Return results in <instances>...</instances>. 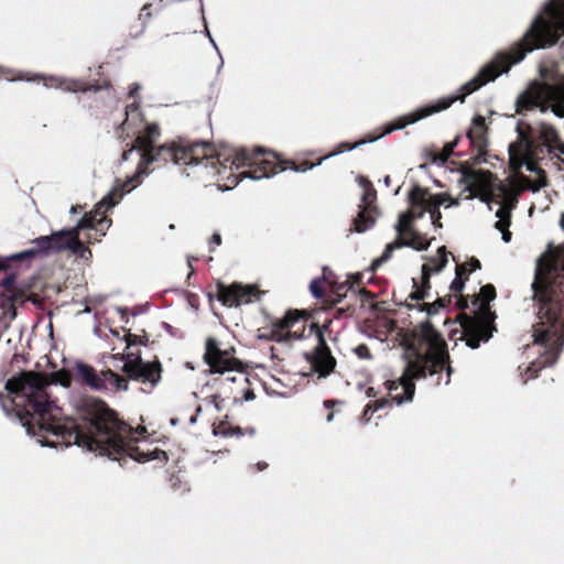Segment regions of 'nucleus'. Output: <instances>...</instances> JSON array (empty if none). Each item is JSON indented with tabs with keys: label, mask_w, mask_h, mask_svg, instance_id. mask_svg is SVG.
Instances as JSON below:
<instances>
[{
	"label": "nucleus",
	"mask_w": 564,
	"mask_h": 564,
	"mask_svg": "<svg viewBox=\"0 0 564 564\" xmlns=\"http://www.w3.org/2000/svg\"><path fill=\"white\" fill-rule=\"evenodd\" d=\"M73 379L65 369L52 372L50 380L43 373L21 372L6 382L8 394L0 392V404L6 412L14 411L29 433L55 436L67 446L76 444L118 462L129 457L144 463L166 456L162 449L138 446L145 427L133 429L100 399L85 401L77 419L62 417V409L48 395L47 387L55 383L68 388Z\"/></svg>",
	"instance_id": "f257e3e1"
},
{
	"label": "nucleus",
	"mask_w": 564,
	"mask_h": 564,
	"mask_svg": "<svg viewBox=\"0 0 564 564\" xmlns=\"http://www.w3.org/2000/svg\"><path fill=\"white\" fill-rule=\"evenodd\" d=\"M563 33L564 0H551L544 4L543 11L535 17L531 26L524 33L522 41L512 47L510 52L498 53L490 63L481 67L477 75L460 86L458 90L459 94L442 97L433 104L397 118L386 124L384 130L377 137L360 140L354 144L343 142L338 145V150L325 155L323 160L340 154L344 151H351L362 144L373 142L390 134L393 131L401 130L433 113L447 109L456 100L464 101L468 95L478 90L487 83L495 80L499 75L507 73L513 64L521 62L527 53L555 45Z\"/></svg>",
	"instance_id": "f03ea898"
},
{
	"label": "nucleus",
	"mask_w": 564,
	"mask_h": 564,
	"mask_svg": "<svg viewBox=\"0 0 564 564\" xmlns=\"http://www.w3.org/2000/svg\"><path fill=\"white\" fill-rule=\"evenodd\" d=\"M208 144L206 142L196 143H166L160 147L151 145L141 150L142 156L135 173L129 176L126 181L116 180L111 191L97 203L96 213L101 214L116 206L122 197L130 193L134 187L139 186L143 178L149 175L147 170L148 165L158 163L164 165L173 162L176 165L203 166L210 169L214 174H220L221 167H225V162H230V169L245 166H257L253 171L243 173L245 177L252 180H261L270 177L282 171L278 170L275 163L260 159V154L264 153L263 148L254 150L236 149L231 150L228 155L218 154L217 158L207 154Z\"/></svg>",
	"instance_id": "7ed1b4c3"
},
{
	"label": "nucleus",
	"mask_w": 564,
	"mask_h": 564,
	"mask_svg": "<svg viewBox=\"0 0 564 564\" xmlns=\"http://www.w3.org/2000/svg\"><path fill=\"white\" fill-rule=\"evenodd\" d=\"M359 327L381 341L391 340L410 351L413 358L429 360L426 376L446 371L445 384L451 382L453 368L447 344L430 319L413 324L411 319H362Z\"/></svg>",
	"instance_id": "20e7f679"
},
{
	"label": "nucleus",
	"mask_w": 564,
	"mask_h": 564,
	"mask_svg": "<svg viewBox=\"0 0 564 564\" xmlns=\"http://www.w3.org/2000/svg\"><path fill=\"white\" fill-rule=\"evenodd\" d=\"M459 174L458 183L464 185L462 193H468L467 199L478 197L488 204L490 209H492L491 204L494 203L499 206L496 210L498 220L495 227L501 231L502 240L509 242L511 240V232L508 230L510 210L517 194L512 193L508 185L498 181L489 171L462 167Z\"/></svg>",
	"instance_id": "39448f33"
},
{
	"label": "nucleus",
	"mask_w": 564,
	"mask_h": 564,
	"mask_svg": "<svg viewBox=\"0 0 564 564\" xmlns=\"http://www.w3.org/2000/svg\"><path fill=\"white\" fill-rule=\"evenodd\" d=\"M532 291L540 305L539 317L564 314V245L550 248L538 259Z\"/></svg>",
	"instance_id": "423d86ee"
},
{
	"label": "nucleus",
	"mask_w": 564,
	"mask_h": 564,
	"mask_svg": "<svg viewBox=\"0 0 564 564\" xmlns=\"http://www.w3.org/2000/svg\"><path fill=\"white\" fill-rule=\"evenodd\" d=\"M517 132L519 141L509 145V161L513 170L525 166L528 171H534V161L544 154L564 152L557 131L544 120H535L532 124L521 120Z\"/></svg>",
	"instance_id": "0eeeda50"
},
{
	"label": "nucleus",
	"mask_w": 564,
	"mask_h": 564,
	"mask_svg": "<svg viewBox=\"0 0 564 564\" xmlns=\"http://www.w3.org/2000/svg\"><path fill=\"white\" fill-rule=\"evenodd\" d=\"M532 332L533 344L545 349L528 366L525 372L530 379L536 378L544 367L556 364L564 346V319H540L532 326Z\"/></svg>",
	"instance_id": "6e6552de"
},
{
	"label": "nucleus",
	"mask_w": 564,
	"mask_h": 564,
	"mask_svg": "<svg viewBox=\"0 0 564 564\" xmlns=\"http://www.w3.org/2000/svg\"><path fill=\"white\" fill-rule=\"evenodd\" d=\"M516 106L520 115L535 109L546 113L551 109L555 117L564 118V88L534 82L518 97Z\"/></svg>",
	"instance_id": "1a4fd4ad"
},
{
	"label": "nucleus",
	"mask_w": 564,
	"mask_h": 564,
	"mask_svg": "<svg viewBox=\"0 0 564 564\" xmlns=\"http://www.w3.org/2000/svg\"><path fill=\"white\" fill-rule=\"evenodd\" d=\"M404 358L406 365L402 376L398 380H388L384 383L390 400L399 405L413 400L415 393L414 380L426 377V362H429V360L417 359V357L413 358L410 351H404Z\"/></svg>",
	"instance_id": "9d476101"
},
{
	"label": "nucleus",
	"mask_w": 564,
	"mask_h": 564,
	"mask_svg": "<svg viewBox=\"0 0 564 564\" xmlns=\"http://www.w3.org/2000/svg\"><path fill=\"white\" fill-rule=\"evenodd\" d=\"M112 358L123 361L122 371L127 381H137L153 389L162 379L163 367L158 357H154L151 361H144L141 352L137 351L116 354L112 355Z\"/></svg>",
	"instance_id": "9b49d317"
},
{
	"label": "nucleus",
	"mask_w": 564,
	"mask_h": 564,
	"mask_svg": "<svg viewBox=\"0 0 564 564\" xmlns=\"http://www.w3.org/2000/svg\"><path fill=\"white\" fill-rule=\"evenodd\" d=\"M203 359L208 365L210 373L237 371L238 377H228V379L234 382L239 381L242 386L249 384L242 362L234 357L229 350L221 349L219 343L214 337L206 339Z\"/></svg>",
	"instance_id": "f8f14e48"
},
{
	"label": "nucleus",
	"mask_w": 564,
	"mask_h": 564,
	"mask_svg": "<svg viewBox=\"0 0 564 564\" xmlns=\"http://www.w3.org/2000/svg\"><path fill=\"white\" fill-rule=\"evenodd\" d=\"M74 371L75 381L95 391H127L129 389V381L111 369L97 373L94 367L84 362H76Z\"/></svg>",
	"instance_id": "ddd939ff"
},
{
	"label": "nucleus",
	"mask_w": 564,
	"mask_h": 564,
	"mask_svg": "<svg viewBox=\"0 0 564 564\" xmlns=\"http://www.w3.org/2000/svg\"><path fill=\"white\" fill-rule=\"evenodd\" d=\"M332 319H327V323L319 326L316 323H312L310 326V333H315L317 337V345L311 352L305 354V359L311 366V370L317 375L318 379L327 378L334 372L337 361L332 355V351L326 343V333L330 334L329 324Z\"/></svg>",
	"instance_id": "4468645a"
},
{
	"label": "nucleus",
	"mask_w": 564,
	"mask_h": 564,
	"mask_svg": "<svg viewBox=\"0 0 564 564\" xmlns=\"http://www.w3.org/2000/svg\"><path fill=\"white\" fill-rule=\"evenodd\" d=\"M410 206L416 208L420 207L421 210L417 214V217H423L425 213L430 214V218L432 220V225L436 228H441V206H456L458 205V199L453 198L447 194H431L427 189L422 188L420 186H414L409 195H408Z\"/></svg>",
	"instance_id": "2eb2a0df"
},
{
	"label": "nucleus",
	"mask_w": 564,
	"mask_h": 564,
	"mask_svg": "<svg viewBox=\"0 0 564 564\" xmlns=\"http://www.w3.org/2000/svg\"><path fill=\"white\" fill-rule=\"evenodd\" d=\"M97 208V205L95 206ZM108 210H105L101 214H97L96 209H94V213L85 214L77 223V225L70 229H63L56 232H53L52 235L47 236L48 240L51 241L52 249L54 252H58L64 249H68L70 247L72 241L74 240V237L77 231L80 229H87V228H95L96 223L98 225H110V220L104 217V215Z\"/></svg>",
	"instance_id": "dca6fc26"
},
{
	"label": "nucleus",
	"mask_w": 564,
	"mask_h": 564,
	"mask_svg": "<svg viewBox=\"0 0 564 564\" xmlns=\"http://www.w3.org/2000/svg\"><path fill=\"white\" fill-rule=\"evenodd\" d=\"M496 319H445L446 323L459 324L462 328L460 339L471 349L480 346V343L488 341L494 332L497 330Z\"/></svg>",
	"instance_id": "f3484780"
},
{
	"label": "nucleus",
	"mask_w": 564,
	"mask_h": 564,
	"mask_svg": "<svg viewBox=\"0 0 564 564\" xmlns=\"http://www.w3.org/2000/svg\"><path fill=\"white\" fill-rule=\"evenodd\" d=\"M302 319H274L270 326L258 329V338L276 343L301 339L304 337L305 325Z\"/></svg>",
	"instance_id": "a211bd4d"
},
{
	"label": "nucleus",
	"mask_w": 564,
	"mask_h": 564,
	"mask_svg": "<svg viewBox=\"0 0 564 564\" xmlns=\"http://www.w3.org/2000/svg\"><path fill=\"white\" fill-rule=\"evenodd\" d=\"M216 289L218 301L228 307L251 303L254 300H259L261 295V291L254 285H243L241 283L226 285L218 282Z\"/></svg>",
	"instance_id": "6ab92c4d"
},
{
	"label": "nucleus",
	"mask_w": 564,
	"mask_h": 564,
	"mask_svg": "<svg viewBox=\"0 0 564 564\" xmlns=\"http://www.w3.org/2000/svg\"><path fill=\"white\" fill-rule=\"evenodd\" d=\"M359 184L364 188L361 197L362 206L357 217L354 219V230L356 232H365L375 225L376 207L372 205L376 199V192L369 181L365 177L359 178Z\"/></svg>",
	"instance_id": "aec40b11"
},
{
	"label": "nucleus",
	"mask_w": 564,
	"mask_h": 564,
	"mask_svg": "<svg viewBox=\"0 0 564 564\" xmlns=\"http://www.w3.org/2000/svg\"><path fill=\"white\" fill-rule=\"evenodd\" d=\"M404 236H406V237L398 236V238L394 241L387 245L381 257L373 260V262L371 264L373 270H376L382 263L387 262L391 258L392 252L397 249H400L403 247H409L416 251H423V250H427L431 245L430 241L425 240L421 236V234L415 231L414 229L409 230L408 232L404 234Z\"/></svg>",
	"instance_id": "412c9836"
},
{
	"label": "nucleus",
	"mask_w": 564,
	"mask_h": 564,
	"mask_svg": "<svg viewBox=\"0 0 564 564\" xmlns=\"http://www.w3.org/2000/svg\"><path fill=\"white\" fill-rule=\"evenodd\" d=\"M496 290L494 285L487 284L482 286L479 293L475 296L473 301V305L475 307V313L473 317H496V315L490 314L489 303L495 300ZM456 317H470L465 313H459Z\"/></svg>",
	"instance_id": "4be33fe9"
},
{
	"label": "nucleus",
	"mask_w": 564,
	"mask_h": 564,
	"mask_svg": "<svg viewBox=\"0 0 564 564\" xmlns=\"http://www.w3.org/2000/svg\"><path fill=\"white\" fill-rule=\"evenodd\" d=\"M33 247L19 253L11 254V260H22L36 256L45 257L54 252L47 236H41L32 241Z\"/></svg>",
	"instance_id": "5701e85b"
},
{
	"label": "nucleus",
	"mask_w": 564,
	"mask_h": 564,
	"mask_svg": "<svg viewBox=\"0 0 564 564\" xmlns=\"http://www.w3.org/2000/svg\"><path fill=\"white\" fill-rule=\"evenodd\" d=\"M467 137L474 148H476L480 153H482L487 145V137H486V126L485 118L481 116H476L473 120L471 128L469 129Z\"/></svg>",
	"instance_id": "b1692460"
},
{
	"label": "nucleus",
	"mask_w": 564,
	"mask_h": 564,
	"mask_svg": "<svg viewBox=\"0 0 564 564\" xmlns=\"http://www.w3.org/2000/svg\"><path fill=\"white\" fill-rule=\"evenodd\" d=\"M447 263V251L445 247L437 249V254L430 259V262L422 265V281L424 288H430L429 279L432 273L441 272Z\"/></svg>",
	"instance_id": "393cba45"
},
{
	"label": "nucleus",
	"mask_w": 564,
	"mask_h": 564,
	"mask_svg": "<svg viewBox=\"0 0 564 564\" xmlns=\"http://www.w3.org/2000/svg\"><path fill=\"white\" fill-rule=\"evenodd\" d=\"M36 78H42L45 87H61L67 91H86L91 89V87H86L84 83L75 79H63L55 76H36Z\"/></svg>",
	"instance_id": "a878e982"
},
{
	"label": "nucleus",
	"mask_w": 564,
	"mask_h": 564,
	"mask_svg": "<svg viewBox=\"0 0 564 564\" xmlns=\"http://www.w3.org/2000/svg\"><path fill=\"white\" fill-rule=\"evenodd\" d=\"M159 135L160 131L158 124H149L147 127L145 133L137 138L134 148L141 151L151 145H154V142Z\"/></svg>",
	"instance_id": "bb28decb"
},
{
	"label": "nucleus",
	"mask_w": 564,
	"mask_h": 564,
	"mask_svg": "<svg viewBox=\"0 0 564 564\" xmlns=\"http://www.w3.org/2000/svg\"><path fill=\"white\" fill-rule=\"evenodd\" d=\"M533 172L538 174V178L533 181L527 176H522L520 180V189H530L533 193H536L546 185V180L543 171L536 167L535 164Z\"/></svg>",
	"instance_id": "cd10ccee"
},
{
	"label": "nucleus",
	"mask_w": 564,
	"mask_h": 564,
	"mask_svg": "<svg viewBox=\"0 0 564 564\" xmlns=\"http://www.w3.org/2000/svg\"><path fill=\"white\" fill-rule=\"evenodd\" d=\"M419 218L416 214V208L410 206V209L408 212L402 213L399 216L398 223L395 224L394 228L398 232V236H403L409 230H413L411 228V224L414 219Z\"/></svg>",
	"instance_id": "c85d7f7f"
},
{
	"label": "nucleus",
	"mask_w": 564,
	"mask_h": 564,
	"mask_svg": "<svg viewBox=\"0 0 564 564\" xmlns=\"http://www.w3.org/2000/svg\"><path fill=\"white\" fill-rule=\"evenodd\" d=\"M214 434L224 437L242 436V430L239 426L232 427L228 422L221 421L214 427Z\"/></svg>",
	"instance_id": "c756f323"
},
{
	"label": "nucleus",
	"mask_w": 564,
	"mask_h": 564,
	"mask_svg": "<svg viewBox=\"0 0 564 564\" xmlns=\"http://www.w3.org/2000/svg\"><path fill=\"white\" fill-rule=\"evenodd\" d=\"M138 121L141 122V113L139 111V104L134 101L126 107L123 127L124 129H129L131 126L137 124Z\"/></svg>",
	"instance_id": "7c9ffc66"
},
{
	"label": "nucleus",
	"mask_w": 564,
	"mask_h": 564,
	"mask_svg": "<svg viewBox=\"0 0 564 564\" xmlns=\"http://www.w3.org/2000/svg\"><path fill=\"white\" fill-rule=\"evenodd\" d=\"M151 305L149 303H144L141 305H137L134 307H118L117 313L121 315V317H138L139 315L150 314Z\"/></svg>",
	"instance_id": "2f4dec72"
},
{
	"label": "nucleus",
	"mask_w": 564,
	"mask_h": 564,
	"mask_svg": "<svg viewBox=\"0 0 564 564\" xmlns=\"http://www.w3.org/2000/svg\"><path fill=\"white\" fill-rule=\"evenodd\" d=\"M78 232H76L74 240L68 248L76 257L82 259H89L91 257V251L79 240Z\"/></svg>",
	"instance_id": "473e14b6"
},
{
	"label": "nucleus",
	"mask_w": 564,
	"mask_h": 564,
	"mask_svg": "<svg viewBox=\"0 0 564 564\" xmlns=\"http://www.w3.org/2000/svg\"><path fill=\"white\" fill-rule=\"evenodd\" d=\"M417 307L419 312H426L427 315H436L440 313V308H443L445 306V302L443 299H438L437 301L433 302L432 304H421L417 303L415 305Z\"/></svg>",
	"instance_id": "72a5a7b5"
},
{
	"label": "nucleus",
	"mask_w": 564,
	"mask_h": 564,
	"mask_svg": "<svg viewBox=\"0 0 564 564\" xmlns=\"http://www.w3.org/2000/svg\"><path fill=\"white\" fill-rule=\"evenodd\" d=\"M330 308L332 307H326L324 304H322L318 308H316L313 312H311L308 310H301V311L296 310V311H294V313H295L294 317H301V318L313 317V315L327 312ZM283 317H293L292 312H288Z\"/></svg>",
	"instance_id": "f704fd0d"
},
{
	"label": "nucleus",
	"mask_w": 564,
	"mask_h": 564,
	"mask_svg": "<svg viewBox=\"0 0 564 564\" xmlns=\"http://www.w3.org/2000/svg\"><path fill=\"white\" fill-rule=\"evenodd\" d=\"M122 332L124 333L123 339L127 343V348H129L132 345H137V344L144 345L145 341L148 340L145 335L139 336V335L132 334L130 332V329H126L124 327H122Z\"/></svg>",
	"instance_id": "c9c22d12"
},
{
	"label": "nucleus",
	"mask_w": 564,
	"mask_h": 564,
	"mask_svg": "<svg viewBox=\"0 0 564 564\" xmlns=\"http://www.w3.org/2000/svg\"><path fill=\"white\" fill-rule=\"evenodd\" d=\"M464 270L465 269L463 265H457V268H456V276L452 281L451 286H449L451 291L454 293H459L464 289V281L460 279V274L464 272Z\"/></svg>",
	"instance_id": "e433bc0d"
},
{
	"label": "nucleus",
	"mask_w": 564,
	"mask_h": 564,
	"mask_svg": "<svg viewBox=\"0 0 564 564\" xmlns=\"http://www.w3.org/2000/svg\"><path fill=\"white\" fill-rule=\"evenodd\" d=\"M323 283H324L323 278H316L310 283V291L315 299L323 297V294H324Z\"/></svg>",
	"instance_id": "4c0bfd02"
},
{
	"label": "nucleus",
	"mask_w": 564,
	"mask_h": 564,
	"mask_svg": "<svg viewBox=\"0 0 564 564\" xmlns=\"http://www.w3.org/2000/svg\"><path fill=\"white\" fill-rule=\"evenodd\" d=\"M456 147V141L454 142H451V143H447L444 149H443V152L441 154H438L436 158H435V162H438V163H445L448 158L452 155V153L454 152V148Z\"/></svg>",
	"instance_id": "58836bf2"
},
{
	"label": "nucleus",
	"mask_w": 564,
	"mask_h": 564,
	"mask_svg": "<svg viewBox=\"0 0 564 564\" xmlns=\"http://www.w3.org/2000/svg\"><path fill=\"white\" fill-rule=\"evenodd\" d=\"M390 399L381 398L368 403V410H371V413L377 412L380 409L386 408L390 403Z\"/></svg>",
	"instance_id": "ea45409f"
},
{
	"label": "nucleus",
	"mask_w": 564,
	"mask_h": 564,
	"mask_svg": "<svg viewBox=\"0 0 564 564\" xmlns=\"http://www.w3.org/2000/svg\"><path fill=\"white\" fill-rule=\"evenodd\" d=\"M357 356L359 358H362V359H370L371 358V352L369 350V348L366 346V345H359L357 346V348L355 349Z\"/></svg>",
	"instance_id": "a19ab883"
},
{
	"label": "nucleus",
	"mask_w": 564,
	"mask_h": 564,
	"mask_svg": "<svg viewBox=\"0 0 564 564\" xmlns=\"http://www.w3.org/2000/svg\"><path fill=\"white\" fill-rule=\"evenodd\" d=\"M240 392H241V398L245 401H251V400H253L256 398L253 390L250 389V388L242 387Z\"/></svg>",
	"instance_id": "79ce46f5"
},
{
	"label": "nucleus",
	"mask_w": 564,
	"mask_h": 564,
	"mask_svg": "<svg viewBox=\"0 0 564 564\" xmlns=\"http://www.w3.org/2000/svg\"><path fill=\"white\" fill-rule=\"evenodd\" d=\"M322 161H324V160L322 159V160H319V161H318L317 163H315V164H314V163L308 164L307 162L302 163L300 166H296V167H295V171H297V172H306V171H308V170H311V169H313V167H315V166H317V165H321V164H322Z\"/></svg>",
	"instance_id": "37998d69"
},
{
	"label": "nucleus",
	"mask_w": 564,
	"mask_h": 564,
	"mask_svg": "<svg viewBox=\"0 0 564 564\" xmlns=\"http://www.w3.org/2000/svg\"><path fill=\"white\" fill-rule=\"evenodd\" d=\"M268 466L269 465L265 462H258L257 464L250 466V470L252 473H258V471H262V470L267 469Z\"/></svg>",
	"instance_id": "c03bdc74"
},
{
	"label": "nucleus",
	"mask_w": 564,
	"mask_h": 564,
	"mask_svg": "<svg viewBox=\"0 0 564 564\" xmlns=\"http://www.w3.org/2000/svg\"><path fill=\"white\" fill-rule=\"evenodd\" d=\"M15 282V275L14 274H9L8 276H6L2 281V285L4 288H10L14 284Z\"/></svg>",
	"instance_id": "a18cd8bd"
},
{
	"label": "nucleus",
	"mask_w": 564,
	"mask_h": 564,
	"mask_svg": "<svg viewBox=\"0 0 564 564\" xmlns=\"http://www.w3.org/2000/svg\"><path fill=\"white\" fill-rule=\"evenodd\" d=\"M424 296H425V291H423V290H416L415 292H413L411 294V299L416 301V302L423 300Z\"/></svg>",
	"instance_id": "49530a36"
},
{
	"label": "nucleus",
	"mask_w": 564,
	"mask_h": 564,
	"mask_svg": "<svg viewBox=\"0 0 564 564\" xmlns=\"http://www.w3.org/2000/svg\"><path fill=\"white\" fill-rule=\"evenodd\" d=\"M150 4H147L142 8L141 10V13H140V18H143V17H147V18H150L151 17V13H150Z\"/></svg>",
	"instance_id": "de8ad7c7"
},
{
	"label": "nucleus",
	"mask_w": 564,
	"mask_h": 564,
	"mask_svg": "<svg viewBox=\"0 0 564 564\" xmlns=\"http://www.w3.org/2000/svg\"><path fill=\"white\" fill-rule=\"evenodd\" d=\"M106 322L107 323L111 322V324H109V329L113 334V336L119 337L120 336V332L117 328H112V325L115 324V319H106Z\"/></svg>",
	"instance_id": "09e8293b"
},
{
	"label": "nucleus",
	"mask_w": 564,
	"mask_h": 564,
	"mask_svg": "<svg viewBox=\"0 0 564 564\" xmlns=\"http://www.w3.org/2000/svg\"><path fill=\"white\" fill-rule=\"evenodd\" d=\"M212 243H215L216 246H219L221 243V237L219 234H214L212 236V240H210Z\"/></svg>",
	"instance_id": "8fccbe9b"
},
{
	"label": "nucleus",
	"mask_w": 564,
	"mask_h": 564,
	"mask_svg": "<svg viewBox=\"0 0 564 564\" xmlns=\"http://www.w3.org/2000/svg\"><path fill=\"white\" fill-rule=\"evenodd\" d=\"M366 395H367L368 398H376V397H377V391H376V389H375L373 387H369V388H367V390H366Z\"/></svg>",
	"instance_id": "3c124183"
},
{
	"label": "nucleus",
	"mask_w": 564,
	"mask_h": 564,
	"mask_svg": "<svg viewBox=\"0 0 564 564\" xmlns=\"http://www.w3.org/2000/svg\"><path fill=\"white\" fill-rule=\"evenodd\" d=\"M140 88H141V87H140V85H139V84H132V85L130 86V95H131V96H134V95L139 91V89H140Z\"/></svg>",
	"instance_id": "603ef678"
},
{
	"label": "nucleus",
	"mask_w": 564,
	"mask_h": 564,
	"mask_svg": "<svg viewBox=\"0 0 564 564\" xmlns=\"http://www.w3.org/2000/svg\"><path fill=\"white\" fill-rule=\"evenodd\" d=\"M336 403H337V401H336V400H325V401H324V406H325L326 409H332Z\"/></svg>",
	"instance_id": "864d4df0"
},
{
	"label": "nucleus",
	"mask_w": 564,
	"mask_h": 564,
	"mask_svg": "<svg viewBox=\"0 0 564 564\" xmlns=\"http://www.w3.org/2000/svg\"><path fill=\"white\" fill-rule=\"evenodd\" d=\"M372 414H373V413H371V410H368V404H367V405L365 406V410H364V414H362V415H364V417H366V420H367V421H369Z\"/></svg>",
	"instance_id": "5fc2aeb1"
},
{
	"label": "nucleus",
	"mask_w": 564,
	"mask_h": 564,
	"mask_svg": "<svg viewBox=\"0 0 564 564\" xmlns=\"http://www.w3.org/2000/svg\"><path fill=\"white\" fill-rule=\"evenodd\" d=\"M8 260H10V259L8 258ZM6 268H7V259L0 258V271L4 270Z\"/></svg>",
	"instance_id": "6e6d98bb"
},
{
	"label": "nucleus",
	"mask_w": 564,
	"mask_h": 564,
	"mask_svg": "<svg viewBox=\"0 0 564 564\" xmlns=\"http://www.w3.org/2000/svg\"><path fill=\"white\" fill-rule=\"evenodd\" d=\"M206 32H207V35H208V37H209V40H210V43H212V44H213V46L216 48V51L219 53V50H218V47H217V45H216V43H215L214 39L212 37L210 33L208 32V30H206Z\"/></svg>",
	"instance_id": "4d7b16f0"
},
{
	"label": "nucleus",
	"mask_w": 564,
	"mask_h": 564,
	"mask_svg": "<svg viewBox=\"0 0 564 564\" xmlns=\"http://www.w3.org/2000/svg\"><path fill=\"white\" fill-rule=\"evenodd\" d=\"M383 182H384L386 186H389V185H390V182H391L390 176H388V175H387V176L383 178Z\"/></svg>",
	"instance_id": "13d9d810"
},
{
	"label": "nucleus",
	"mask_w": 564,
	"mask_h": 564,
	"mask_svg": "<svg viewBox=\"0 0 564 564\" xmlns=\"http://www.w3.org/2000/svg\"><path fill=\"white\" fill-rule=\"evenodd\" d=\"M560 226L564 230V214H562V216H561Z\"/></svg>",
	"instance_id": "bf43d9fd"
},
{
	"label": "nucleus",
	"mask_w": 564,
	"mask_h": 564,
	"mask_svg": "<svg viewBox=\"0 0 564 564\" xmlns=\"http://www.w3.org/2000/svg\"><path fill=\"white\" fill-rule=\"evenodd\" d=\"M341 313V310L340 308H337L335 313H333V317H336L338 314Z\"/></svg>",
	"instance_id": "052dcab7"
},
{
	"label": "nucleus",
	"mask_w": 564,
	"mask_h": 564,
	"mask_svg": "<svg viewBox=\"0 0 564 564\" xmlns=\"http://www.w3.org/2000/svg\"><path fill=\"white\" fill-rule=\"evenodd\" d=\"M333 416H334V414H333V412H330V413L327 415V421H328V422H330V421L333 420Z\"/></svg>",
	"instance_id": "680f3d73"
},
{
	"label": "nucleus",
	"mask_w": 564,
	"mask_h": 564,
	"mask_svg": "<svg viewBox=\"0 0 564 564\" xmlns=\"http://www.w3.org/2000/svg\"><path fill=\"white\" fill-rule=\"evenodd\" d=\"M70 213H72V214L77 213V208H76L75 206H73V207L70 208Z\"/></svg>",
	"instance_id": "e2e57ef3"
},
{
	"label": "nucleus",
	"mask_w": 564,
	"mask_h": 564,
	"mask_svg": "<svg viewBox=\"0 0 564 564\" xmlns=\"http://www.w3.org/2000/svg\"><path fill=\"white\" fill-rule=\"evenodd\" d=\"M474 267H475V268H480V263H479V261H477V260H476V261H475V263H474Z\"/></svg>",
	"instance_id": "0e129e2a"
},
{
	"label": "nucleus",
	"mask_w": 564,
	"mask_h": 564,
	"mask_svg": "<svg viewBox=\"0 0 564 564\" xmlns=\"http://www.w3.org/2000/svg\"><path fill=\"white\" fill-rule=\"evenodd\" d=\"M48 327L52 329L53 328V325H52V318H48Z\"/></svg>",
	"instance_id": "69168bd1"
},
{
	"label": "nucleus",
	"mask_w": 564,
	"mask_h": 564,
	"mask_svg": "<svg viewBox=\"0 0 564 564\" xmlns=\"http://www.w3.org/2000/svg\"><path fill=\"white\" fill-rule=\"evenodd\" d=\"M192 260H194V258H188V265L192 267Z\"/></svg>",
	"instance_id": "338daca9"
},
{
	"label": "nucleus",
	"mask_w": 564,
	"mask_h": 564,
	"mask_svg": "<svg viewBox=\"0 0 564 564\" xmlns=\"http://www.w3.org/2000/svg\"><path fill=\"white\" fill-rule=\"evenodd\" d=\"M99 89H100V87H99V86H94V90H95V91H97V90H99Z\"/></svg>",
	"instance_id": "774afa93"
}]
</instances>
